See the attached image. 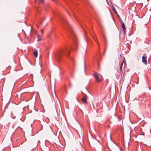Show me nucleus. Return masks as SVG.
Masks as SVG:
<instances>
[{"label":"nucleus","mask_w":151,"mask_h":151,"mask_svg":"<svg viewBox=\"0 0 151 151\" xmlns=\"http://www.w3.org/2000/svg\"><path fill=\"white\" fill-rule=\"evenodd\" d=\"M61 19L62 24L65 27L66 30L71 35L73 39L75 42L76 45L77 46V38L73 29L69 24L64 19L62 18Z\"/></svg>","instance_id":"f257e3e1"},{"label":"nucleus","mask_w":151,"mask_h":151,"mask_svg":"<svg viewBox=\"0 0 151 151\" xmlns=\"http://www.w3.org/2000/svg\"><path fill=\"white\" fill-rule=\"evenodd\" d=\"M70 53V50L68 49L67 48H62L55 55L56 59L58 61L60 60L63 58L64 55H65L68 56L69 55Z\"/></svg>","instance_id":"f03ea898"},{"label":"nucleus","mask_w":151,"mask_h":151,"mask_svg":"<svg viewBox=\"0 0 151 151\" xmlns=\"http://www.w3.org/2000/svg\"><path fill=\"white\" fill-rule=\"evenodd\" d=\"M93 75L97 82H100L101 81H102L101 78L99 77L97 73L93 74Z\"/></svg>","instance_id":"7ed1b4c3"},{"label":"nucleus","mask_w":151,"mask_h":151,"mask_svg":"<svg viewBox=\"0 0 151 151\" xmlns=\"http://www.w3.org/2000/svg\"><path fill=\"white\" fill-rule=\"evenodd\" d=\"M83 94L84 95L83 97L82 98V100L83 103L85 104H87V96L86 94H84L83 92H82Z\"/></svg>","instance_id":"20e7f679"},{"label":"nucleus","mask_w":151,"mask_h":151,"mask_svg":"<svg viewBox=\"0 0 151 151\" xmlns=\"http://www.w3.org/2000/svg\"><path fill=\"white\" fill-rule=\"evenodd\" d=\"M96 141H97L98 142H99V141L96 139L95 138H92L90 140V141L88 140V142L90 145H91V143L92 145L94 144Z\"/></svg>","instance_id":"39448f33"},{"label":"nucleus","mask_w":151,"mask_h":151,"mask_svg":"<svg viewBox=\"0 0 151 151\" xmlns=\"http://www.w3.org/2000/svg\"><path fill=\"white\" fill-rule=\"evenodd\" d=\"M147 56L145 54H144L142 57V61L145 65H147V61L146 59Z\"/></svg>","instance_id":"423d86ee"},{"label":"nucleus","mask_w":151,"mask_h":151,"mask_svg":"<svg viewBox=\"0 0 151 151\" xmlns=\"http://www.w3.org/2000/svg\"><path fill=\"white\" fill-rule=\"evenodd\" d=\"M122 30L124 32V33L125 34L126 33L125 31L126 30V28L125 27L124 24L123 22H122Z\"/></svg>","instance_id":"0eeeda50"},{"label":"nucleus","mask_w":151,"mask_h":151,"mask_svg":"<svg viewBox=\"0 0 151 151\" xmlns=\"http://www.w3.org/2000/svg\"><path fill=\"white\" fill-rule=\"evenodd\" d=\"M123 63H124V61H123L122 62V63L121 64V65L120 66V71L121 73H122V66H123Z\"/></svg>","instance_id":"6e6552de"},{"label":"nucleus","mask_w":151,"mask_h":151,"mask_svg":"<svg viewBox=\"0 0 151 151\" xmlns=\"http://www.w3.org/2000/svg\"><path fill=\"white\" fill-rule=\"evenodd\" d=\"M33 54L35 57L37 58V56L38 52L37 50H35Z\"/></svg>","instance_id":"1a4fd4ad"},{"label":"nucleus","mask_w":151,"mask_h":151,"mask_svg":"<svg viewBox=\"0 0 151 151\" xmlns=\"http://www.w3.org/2000/svg\"><path fill=\"white\" fill-rule=\"evenodd\" d=\"M112 9H113V10L114 12V13L116 14H117V12L116 11V10L115 9L114 7H112Z\"/></svg>","instance_id":"9d476101"},{"label":"nucleus","mask_w":151,"mask_h":151,"mask_svg":"<svg viewBox=\"0 0 151 151\" xmlns=\"http://www.w3.org/2000/svg\"><path fill=\"white\" fill-rule=\"evenodd\" d=\"M37 0H35V1H37ZM39 2L41 3H43L44 2V0H39Z\"/></svg>","instance_id":"9b49d317"},{"label":"nucleus","mask_w":151,"mask_h":151,"mask_svg":"<svg viewBox=\"0 0 151 151\" xmlns=\"http://www.w3.org/2000/svg\"><path fill=\"white\" fill-rule=\"evenodd\" d=\"M124 68L125 67H126V63H124Z\"/></svg>","instance_id":"f8f14e48"},{"label":"nucleus","mask_w":151,"mask_h":151,"mask_svg":"<svg viewBox=\"0 0 151 151\" xmlns=\"http://www.w3.org/2000/svg\"><path fill=\"white\" fill-rule=\"evenodd\" d=\"M70 60H71L73 63L74 62L73 59V58H70Z\"/></svg>","instance_id":"ddd939ff"},{"label":"nucleus","mask_w":151,"mask_h":151,"mask_svg":"<svg viewBox=\"0 0 151 151\" xmlns=\"http://www.w3.org/2000/svg\"><path fill=\"white\" fill-rule=\"evenodd\" d=\"M37 141H36V144L35 145V147H36L37 146Z\"/></svg>","instance_id":"4468645a"},{"label":"nucleus","mask_w":151,"mask_h":151,"mask_svg":"<svg viewBox=\"0 0 151 151\" xmlns=\"http://www.w3.org/2000/svg\"><path fill=\"white\" fill-rule=\"evenodd\" d=\"M104 38L105 41V43H106V40L105 37H104Z\"/></svg>","instance_id":"2eb2a0df"},{"label":"nucleus","mask_w":151,"mask_h":151,"mask_svg":"<svg viewBox=\"0 0 151 151\" xmlns=\"http://www.w3.org/2000/svg\"><path fill=\"white\" fill-rule=\"evenodd\" d=\"M40 40H41V39H38L37 40V41H40Z\"/></svg>","instance_id":"dca6fc26"},{"label":"nucleus","mask_w":151,"mask_h":151,"mask_svg":"<svg viewBox=\"0 0 151 151\" xmlns=\"http://www.w3.org/2000/svg\"><path fill=\"white\" fill-rule=\"evenodd\" d=\"M40 37V35H37V38H39Z\"/></svg>","instance_id":"f3484780"},{"label":"nucleus","mask_w":151,"mask_h":151,"mask_svg":"<svg viewBox=\"0 0 151 151\" xmlns=\"http://www.w3.org/2000/svg\"><path fill=\"white\" fill-rule=\"evenodd\" d=\"M142 135H144V132H143L142 134Z\"/></svg>","instance_id":"a211bd4d"},{"label":"nucleus","mask_w":151,"mask_h":151,"mask_svg":"<svg viewBox=\"0 0 151 151\" xmlns=\"http://www.w3.org/2000/svg\"><path fill=\"white\" fill-rule=\"evenodd\" d=\"M37 142H38V143H38V142H40V141H39V140H38Z\"/></svg>","instance_id":"6ab92c4d"},{"label":"nucleus","mask_w":151,"mask_h":151,"mask_svg":"<svg viewBox=\"0 0 151 151\" xmlns=\"http://www.w3.org/2000/svg\"><path fill=\"white\" fill-rule=\"evenodd\" d=\"M41 31L42 34H43V31H42V30H41Z\"/></svg>","instance_id":"aec40b11"},{"label":"nucleus","mask_w":151,"mask_h":151,"mask_svg":"<svg viewBox=\"0 0 151 151\" xmlns=\"http://www.w3.org/2000/svg\"><path fill=\"white\" fill-rule=\"evenodd\" d=\"M85 89H86V90L87 91H88V90H87V88H85Z\"/></svg>","instance_id":"412c9836"},{"label":"nucleus","mask_w":151,"mask_h":151,"mask_svg":"<svg viewBox=\"0 0 151 151\" xmlns=\"http://www.w3.org/2000/svg\"><path fill=\"white\" fill-rule=\"evenodd\" d=\"M83 30H84V31H85V32H86L84 30V29H83Z\"/></svg>","instance_id":"4be33fe9"},{"label":"nucleus","mask_w":151,"mask_h":151,"mask_svg":"<svg viewBox=\"0 0 151 151\" xmlns=\"http://www.w3.org/2000/svg\"><path fill=\"white\" fill-rule=\"evenodd\" d=\"M14 126H13V128H14Z\"/></svg>","instance_id":"5701e85b"}]
</instances>
